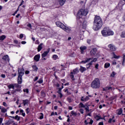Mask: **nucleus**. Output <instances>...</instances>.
Listing matches in <instances>:
<instances>
[{
    "label": "nucleus",
    "mask_w": 125,
    "mask_h": 125,
    "mask_svg": "<svg viewBox=\"0 0 125 125\" xmlns=\"http://www.w3.org/2000/svg\"><path fill=\"white\" fill-rule=\"evenodd\" d=\"M102 25H103L102 19L100 16H95L94 21V25L93 26V30L94 31H98L102 27Z\"/></svg>",
    "instance_id": "obj_1"
},
{
    "label": "nucleus",
    "mask_w": 125,
    "mask_h": 125,
    "mask_svg": "<svg viewBox=\"0 0 125 125\" xmlns=\"http://www.w3.org/2000/svg\"><path fill=\"white\" fill-rule=\"evenodd\" d=\"M102 34L104 37H108L109 36H113L114 32H113L109 27H105L101 31Z\"/></svg>",
    "instance_id": "obj_2"
},
{
    "label": "nucleus",
    "mask_w": 125,
    "mask_h": 125,
    "mask_svg": "<svg viewBox=\"0 0 125 125\" xmlns=\"http://www.w3.org/2000/svg\"><path fill=\"white\" fill-rule=\"evenodd\" d=\"M24 73L25 70L24 68H18L19 76L18 77V83L19 84H21V83H22V77L24 75Z\"/></svg>",
    "instance_id": "obj_3"
},
{
    "label": "nucleus",
    "mask_w": 125,
    "mask_h": 125,
    "mask_svg": "<svg viewBox=\"0 0 125 125\" xmlns=\"http://www.w3.org/2000/svg\"><path fill=\"white\" fill-rule=\"evenodd\" d=\"M56 25L58 27H60V28L63 30V31L67 32V33H71V29L69 28V27L66 26L65 25H64V24L62 23L61 22H56Z\"/></svg>",
    "instance_id": "obj_4"
},
{
    "label": "nucleus",
    "mask_w": 125,
    "mask_h": 125,
    "mask_svg": "<svg viewBox=\"0 0 125 125\" xmlns=\"http://www.w3.org/2000/svg\"><path fill=\"white\" fill-rule=\"evenodd\" d=\"M91 86L92 88H99L100 87V80H99V79H95L91 83Z\"/></svg>",
    "instance_id": "obj_5"
},
{
    "label": "nucleus",
    "mask_w": 125,
    "mask_h": 125,
    "mask_svg": "<svg viewBox=\"0 0 125 125\" xmlns=\"http://www.w3.org/2000/svg\"><path fill=\"white\" fill-rule=\"evenodd\" d=\"M88 13V11L86 9H81L77 13V16L79 18H82V16H86Z\"/></svg>",
    "instance_id": "obj_6"
},
{
    "label": "nucleus",
    "mask_w": 125,
    "mask_h": 125,
    "mask_svg": "<svg viewBox=\"0 0 125 125\" xmlns=\"http://www.w3.org/2000/svg\"><path fill=\"white\" fill-rule=\"evenodd\" d=\"M91 56H96L97 55V49L96 48H93L90 52Z\"/></svg>",
    "instance_id": "obj_7"
},
{
    "label": "nucleus",
    "mask_w": 125,
    "mask_h": 125,
    "mask_svg": "<svg viewBox=\"0 0 125 125\" xmlns=\"http://www.w3.org/2000/svg\"><path fill=\"white\" fill-rule=\"evenodd\" d=\"M108 48H109L110 51H116V49H117V48L115 45L110 44L108 45Z\"/></svg>",
    "instance_id": "obj_8"
},
{
    "label": "nucleus",
    "mask_w": 125,
    "mask_h": 125,
    "mask_svg": "<svg viewBox=\"0 0 125 125\" xmlns=\"http://www.w3.org/2000/svg\"><path fill=\"white\" fill-rule=\"evenodd\" d=\"M96 61H97V58H94L89 63L86 64V66L89 65V66L87 67V69H89V68H90V66L92 64V63H93V62H96Z\"/></svg>",
    "instance_id": "obj_9"
},
{
    "label": "nucleus",
    "mask_w": 125,
    "mask_h": 125,
    "mask_svg": "<svg viewBox=\"0 0 125 125\" xmlns=\"http://www.w3.org/2000/svg\"><path fill=\"white\" fill-rule=\"evenodd\" d=\"M14 123V121L10 119H9L8 121H6L5 125H12L13 123Z\"/></svg>",
    "instance_id": "obj_10"
},
{
    "label": "nucleus",
    "mask_w": 125,
    "mask_h": 125,
    "mask_svg": "<svg viewBox=\"0 0 125 125\" xmlns=\"http://www.w3.org/2000/svg\"><path fill=\"white\" fill-rule=\"evenodd\" d=\"M80 49L81 50V53L82 54H83V52H84V51L86 50V46H82L80 47Z\"/></svg>",
    "instance_id": "obj_11"
},
{
    "label": "nucleus",
    "mask_w": 125,
    "mask_h": 125,
    "mask_svg": "<svg viewBox=\"0 0 125 125\" xmlns=\"http://www.w3.org/2000/svg\"><path fill=\"white\" fill-rule=\"evenodd\" d=\"M40 58H41V55L38 54L35 56L34 60L36 61V62H39V61H40Z\"/></svg>",
    "instance_id": "obj_12"
},
{
    "label": "nucleus",
    "mask_w": 125,
    "mask_h": 125,
    "mask_svg": "<svg viewBox=\"0 0 125 125\" xmlns=\"http://www.w3.org/2000/svg\"><path fill=\"white\" fill-rule=\"evenodd\" d=\"M58 1L60 5H61V6H62V5H64L66 0H58Z\"/></svg>",
    "instance_id": "obj_13"
},
{
    "label": "nucleus",
    "mask_w": 125,
    "mask_h": 125,
    "mask_svg": "<svg viewBox=\"0 0 125 125\" xmlns=\"http://www.w3.org/2000/svg\"><path fill=\"white\" fill-rule=\"evenodd\" d=\"M92 59L91 58H87L85 61H82L81 63H83L84 64H85V63H88V62H89L90 60H92Z\"/></svg>",
    "instance_id": "obj_14"
},
{
    "label": "nucleus",
    "mask_w": 125,
    "mask_h": 125,
    "mask_svg": "<svg viewBox=\"0 0 125 125\" xmlns=\"http://www.w3.org/2000/svg\"><path fill=\"white\" fill-rule=\"evenodd\" d=\"M42 45H43V43H41L39 45L37 48L38 52H40V51L42 49Z\"/></svg>",
    "instance_id": "obj_15"
},
{
    "label": "nucleus",
    "mask_w": 125,
    "mask_h": 125,
    "mask_svg": "<svg viewBox=\"0 0 125 125\" xmlns=\"http://www.w3.org/2000/svg\"><path fill=\"white\" fill-rule=\"evenodd\" d=\"M2 59L3 60H4V61H8V62H9V57L7 55L4 56Z\"/></svg>",
    "instance_id": "obj_16"
},
{
    "label": "nucleus",
    "mask_w": 125,
    "mask_h": 125,
    "mask_svg": "<svg viewBox=\"0 0 125 125\" xmlns=\"http://www.w3.org/2000/svg\"><path fill=\"white\" fill-rule=\"evenodd\" d=\"M89 100V97L88 96H86L85 98H84L83 97H82L81 98V101H88Z\"/></svg>",
    "instance_id": "obj_17"
},
{
    "label": "nucleus",
    "mask_w": 125,
    "mask_h": 125,
    "mask_svg": "<svg viewBox=\"0 0 125 125\" xmlns=\"http://www.w3.org/2000/svg\"><path fill=\"white\" fill-rule=\"evenodd\" d=\"M49 52V51H44L43 53L42 54V58H44V57H45L47 55V54H48Z\"/></svg>",
    "instance_id": "obj_18"
},
{
    "label": "nucleus",
    "mask_w": 125,
    "mask_h": 125,
    "mask_svg": "<svg viewBox=\"0 0 125 125\" xmlns=\"http://www.w3.org/2000/svg\"><path fill=\"white\" fill-rule=\"evenodd\" d=\"M80 71L81 73H83L84 71H86V68L83 67V66H80Z\"/></svg>",
    "instance_id": "obj_19"
},
{
    "label": "nucleus",
    "mask_w": 125,
    "mask_h": 125,
    "mask_svg": "<svg viewBox=\"0 0 125 125\" xmlns=\"http://www.w3.org/2000/svg\"><path fill=\"white\" fill-rule=\"evenodd\" d=\"M32 69L34 72H38V70H39V68L37 67V65H33Z\"/></svg>",
    "instance_id": "obj_20"
},
{
    "label": "nucleus",
    "mask_w": 125,
    "mask_h": 125,
    "mask_svg": "<svg viewBox=\"0 0 125 125\" xmlns=\"http://www.w3.org/2000/svg\"><path fill=\"white\" fill-rule=\"evenodd\" d=\"M87 22L86 21H84L83 23L82 28L83 29H85L86 28V24Z\"/></svg>",
    "instance_id": "obj_21"
},
{
    "label": "nucleus",
    "mask_w": 125,
    "mask_h": 125,
    "mask_svg": "<svg viewBox=\"0 0 125 125\" xmlns=\"http://www.w3.org/2000/svg\"><path fill=\"white\" fill-rule=\"evenodd\" d=\"M22 101H23V104L24 106H26V105H27V104L29 103L28 100H23Z\"/></svg>",
    "instance_id": "obj_22"
},
{
    "label": "nucleus",
    "mask_w": 125,
    "mask_h": 125,
    "mask_svg": "<svg viewBox=\"0 0 125 125\" xmlns=\"http://www.w3.org/2000/svg\"><path fill=\"white\" fill-rule=\"evenodd\" d=\"M8 87L10 89V88H13V89H14V88H15V85H13V84H9V85H8Z\"/></svg>",
    "instance_id": "obj_23"
},
{
    "label": "nucleus",
    "mask_w": 125,
    "mask_h": 125,
    "mask_svg": "<svg viewBox=\"0 0 125 125\" xmlns=\"http://www.w3.org/2000/svg\"><path fill=\"white\" fill-rule=\"evenodd\" d=\"M72 73H73V74H74V75H76V74H78V73L79 72V69L78 68H75L73 70Z\"/></svg>",
    "instance_id": "obj_24"
},
{
    "label": "nucleus",
    "mask_w": 125,
    "mask_h": 125,
    "mask_svg": "<svg viewBox=\"0 0 125 125\" xmlns=\"http://www.w3.org/2000/svg\"><path fill=\"white\" fill-rule=\"evenodd\" d=\"M79 108H85V105L83 104V103H80L79 104Z\"/></svg>",
    "instance_id": "obj_25"
},
{
    "label": "nucleus",
    "mask_w": 125,
    "mask_h": 125,
    "mask_svg": "<svg viewBox=\"0 0 125 125\" xmlns=\"http://www.w3.org/2000/svg\"><path fill=\"white\" fill-rule=\"evenodd\" d=\"M112 54H113V58H114L115 59H119L120 58V56L116 55L114 52H113Z\"/></svg>",
    "instance_id": "obj_26"
},
{
    "label": "nucleus",
    "mask_w": 125,
    "mask_h": 125,
    "mask_svg": "<svg viewBox=\"0 0 125 125\" xmlns=\"http://www.w3.org/2000/svg\"><path fill=\"white\" fill-rule=\"evenodd\" d=\"M41 97H42V98L45 97V93H44V92L42 91H41Z\"/></svg>",
    "instance_id": "obj_27"
},
{
    "label": "nucleus",
    "mask_w": 125,
    "mask_h": 125,
    "mask_svg": "<svg viewBox=\"0 0 125 125\" xmlns=\"http://www.w3.org/2000/svg\"><path fill=\"white\" fill-rule=\"evenodd\" d=\"M5 38H6L5 35H2L1 36H0V41H3Z\"/></svg>",
    "instance_id": "obj_28"
},
{
    "label": "nucleus",
    "mask_w": 125,
    "mask_h": 125,
    "mask_svg": "<svg viewBox=\"0 0 125 125\" xmlns=\"http://www.w3.org/2000/svg\"><path fill=\"white\" fill-rule=\"evenodd\" d=\"M95 119H96V120H97V121H99V120H101V117H100V116H98V115H96L95 117Z\"/></svg>",
    "instance_id": "obj_29"
},
{
    "label": "nucleus",
    "mask_w": 125,
    "mask_h": 125,
    "mask_svg": "<svg viewBox=\"0 0 125 125\" xmlns=\"http://www.w3.org/2000/svg\"><path fill=\"white\" fill-rule=\"evenodd\" d=\"M122 113H123V109L122 108L118 109V115H122Z\"/></svg>",
    "instance_id": "obj_30"
},
{
    "label": "nucleus",
    "mask_w": 125,
    "mask_h": 125,
    "mask_svg": "<svg viewBox=\"0 0 125 125\" xmlns=\"http://www.w3.org/2000/svg\"><path fill=\"white\" fill-rule=\"evenodd\" d=\"M52 58L54 60H56V59H58V56L57 55H54L52 56Z\"/></svg>",
    "instance_id": "obj_31"
},
{
    "label": "nucleus",
    "mask_w": 125,
    "mask_h": 125,
    "mask_svg": "<svg viewBox=\"0 0 125 125\" xmlns=\"http://www.w3.org/2000/svg\"><path fill=\"white\" fill-rule=\"evenodd\" d=\"M1 112H2V113H5V112H7V110L4 107H2L1 109Z\"/></svg>",
    "instance_id": "obj_32"
},
{
    "label": "nucleus",
    "mask_w": 125,
    "mask_h": 125,
    "mask_svg": "<svg viewBox=\"0 0 125 125\" xmlns=\"http://www.w3.org/2000/svg\"><path fill=\"white\" fill-rule=\"evenodd\" d=\"M110 67V63H105L104 64V68H107Z\"/></svg>",
    "instance_id": "obj_33"
},
{
    "label": "nucleus",
    "mask_w": 125,
    "mask_h": 125,
    "mask_svg": "<svg viewBox=\"0 0 125 125\" xmlns=\"http://www.w3.org/2000/svg\"><path fill=\"white\" fill-rule=\"evenodd\" d=\"M39 83H43V80H42V78H40L38 81Z\"/></svg>",
    "instance_id": "obj_34"
},
{
    "label": "nucleus",
    "mask_w": 125,
    "mask_h": 125,
    "mask_svg": "<svg viewBox=\"0 0 125 125\" xmlns=\"http://www.w3.org/2000/svg\"><path fill=\"white\" fill-rule=\"evenodd\" d=\"M71 115H72V116H77L78 115V113H77V112H75V111H72L71 112Z\"/></svg>",
    "instance_id": "obj_35"
},
{
    "label": "nucleus",
    "mask_w": 125,
    "mask_h": 125,
    "mask_svg": "<svg viewBox=\"0 0 125 125\" xmlns=\"http://www.w3.org/2000/svg\"><path fill=\"white\" fill-rule=\"evenodd\" d=\"M115 76H116V72L113 71L110 75V77H112V78H114Z\"/></svg>",
    "instance_id": "obj_36"
},
{
    "label": "nucleus",
    "mask_w": 125,
    "mask_h": 125,
    "mask_svg": "<svg viewBox=\"0 0 125 125\" xmlns=\"http://www.w3.org/2000/svg\"><path fill=\"white\" fill-rule=\"evenodd\" d=\"M114 119H115V116H113L112 119L110 118L108 120V123H109V124H111V123H112V121H113V120H114Z\"/></svg>",
    "instance_id": "obj_37"
},
{
    "label": "nucleus",
    "mask_w": 125,
    "mask_h": 125,
    "mask_svg": "<svg viewBox=\"0 0 125 125\" xmlns=\"http://www.w3.org/2000/svg\"><path fill=\"white\" fill-rule=\"evenodd\" d=\"M15 120H17L18 121H20V116H19L18 115H16L15 117Z\"/></svg>",
    "instance_id": "obj_38"
},
{
    "label": "nucleus",
    "mask_w": 125,
    "mask_h": 125,
    "mask_svg": "<svg viewBox=\"0 0 125 125\" xmlns=\"http://www.w3.org/2000/svg\"><path fill=\"white\" fill-rule=\"evenodd\" d=\"M67 101H68V102H69V103H71V102H72V98L71 97L67 98Z\"/></svg>",
    "instance_id": "obj_39"
},
{
    "label": "nucleus",
    "mask_w": 125,
    "mask_h": 125,
    "mask_svg": "<svg viewBox=\"0 0 125 125\" xmlns=\"http://www.w3.org/2000/svg\"><path fill=\"white\" fill-rule=\"evenodd\" d=\"M121 38H125V32L123 31L121 34Z\"/></svg>",
    "instance_id": "obj_40"
},
{
    "label": "nucleus",
    "mask_w": 125,
    "mask_h": 125,
    "mask_svg": "<svg viewBox=\"0 0 125 125\" xmlns=\"http://www.w3.org/2000/svg\"><path fill=\"white\" fill-rule=\"evenodd\" d=\"M70 77H71V79L74 81V73L73 72H71L70 73Z\"/></svg>",
    "instance_id": "obj_41"
},
{
    "label": "nucleus",
    "mask_w": 125,
    "mask_h": 125,
    "mask_svg": "<svg viewBox=\"0 0 125 125\" xmlns=\"http://www.w3.org/2000/svg\"><path fill=\"white\" fill-rule=\"evenodd\" d=\"M40 114V120H42V119H43V114L42 113H41Z\"/></svg>",
    "instance_id": "obj_42"
},
{
    "label": "nucleus",
    "mask_w": 125,
    "mask_h": 125,
    "mask_svg": "<svg viewBox=\"0 0 125 125\" xmlns=\"http://www.w3.org/2000/svg\"><path fill=\"white\" fill-rule=\"evenodd\" d=\"M15 87H16L17 88H18V87H21V86L19 85V83H18L14 84Z\"/></svg>",
    "instance_id": "obj_43"
},
{
    "label": "nucleus",
    "mask_w": 125,
    "mask_h": 125,
    "mask_svg": "<svg viewBox=\"0 0 125 125\" xmlns=\"http://www.w3.org/2000/svg\"><path fill=\"white\" fill-rule=\"evenodd\" d=\"M25 111H26V114H29V113L30 112V110H29V108H28V107H27V108L25 109Z\"/></svg>",
    "instance_id": "obj_44"
},
{
    "label": "nucleus",
    "mask_w": 125,
    "mask_h": 125,
    "mask_svg": "<svg viewBox=\"0 0 125 125\" xmlns=\"http://www.w3.org/2000/svg\"><path fill=\"white\" fill-rule=\"evenodd\" d=\"M23 92H26V93H29V89H23Z\"/></svg>",
    "instance_id": "obj_45"
},
{
    "label": "nucleus",
    "mask_w": 125,
    "mask_h": 125,
    "mask_svg": "<svg viewBox=\"0 0 125 125\" xmlns=\"http://www.w3.org/2000/svg\"><path fill=\"white\" fill-rule=\"evenodd\" d=\"M85 109L86 110V112H89V107L87 106L85 107Z\"/></svg>",
    "instance_id": "obj_46"
},
{
    "label": "nucleus",
    "mask_w": 125,
    "mask_h": 125,
    "mask_svg": "<svg viewBox=\"0 0 125 125\" xmlns=\"http://www.w3.org/2000/svg\"><path fill=\"white\" fill-rule=\"evenodd\" d=\"M25 75H29L30 74V71L29 70H26L25 72Z\"/></svg>",
    "instance_id": "obj_47"
},
{
    "label": "nucleus",
    "mask_w": 125,
    "mask_h": 125,
    "mask_svg": "<svg viewBox=\"0 0 125 125\" xmlns=\"http://www.w3.org/2000/svg\"><path fill=\"white\" fill-rule=\"evenodd\" d=\"M124 64H125V56L124 57V58H123V62L122 65H124Z\"/></svg>",
    "instance_id": "obj_48"
},
{
    "label": "nucleus",
    "mask_w": 125,
    "mask_h": 125,
    "mask_svg": "<svg viewBox=\"0 0 125 125\" xmlns=\"http://www.w3.org/2000/svg\"><path fill=\"white\" fill-rule=\"evenodd\" d=\"M27 26L29 28H32V25H31V23H29L27 25Z\"/></svg>",
    "instance_id": "obj_49"
},
{
    "label": "nucleus",
    "mask_w": 125,
    "mask_h": 125,
    "mask_svg": "<svg viewBox=\"0 0 125 125\" xmlns=\"http://www.w3.org/2000/svg\"><path fill=\"white\" fill-rule=\"evenodd\" d=\"M3 120L2 118H0V125H1Z\"/></svg>",
    "instance_id": "obj_50"
},
{
    "label": "nucleus",
    "mask_w": 125,
    "mask_h": 125,
    "mask_svg": "<svg viewBox=\"0 0 125 125\" xmlns=\"http://www.w3.org/2000/svg\"><path fill=\"white\" fill-rule=\"evenodd\" d=\"M3 106H5V107H7V104H6L5 102H3Z\"/></svg>",
    "instance_id": "obj_51"
},
{
    "label": "nucleus",
    "mask_w": 125,
    "mask_h": 125,
    "mask_svg": "<svg viewBox=\"0 0 125 125\" xmlns=\"http://www.w3.org/2000/svg\"><path fill=\"white\" fill-rule=\"evenodd\" d=\"M39 79V77H36L35 78H34V82H36V81H38V80Z\"/></svg>",
    "instance_id": "obj_52"
},
{
    "label": "nucleus",
    "mask_w": 125,
    "mask_h": 125,
    "mask_svg": "<svg viewBox=\"0 0 125 125\" xmlns=\"http://www.w3.org/2000/svg\"><path fill=\"white\" fill-rule=\"evenodd\" d=\"M79 111L81 114H83V109H80Z\"/></svg>",
    "instance_id": "obj_53"
},
{
    "label": "nucleus",
    "mask_w": 125,
    "mask_h": 125,
    "mask_svg": "<svg viewBox=\"0 0 125 125\" xmlns=\"http://www.w3.org/2000/svg\"><path fill=\"white\" fill-rule=\"evenodd\" d=\"M35 43L36 44H40V42L39 41V40H36V42H35Z\"/></svg>",
    "instance_id": "obj_54"
},
{
    "label": "nucleus",
    "mask_w": 125,
    "mask_h": 125,
    "mask_svg": "<svg viewBox=\"0 0 125 125\" xmlns=\"http://www.w3.org/2000/svg\"><path fill=\"white\" fill-rule=\"evenodd\" d=\"M23 35L21 34L20 35V39H23Z\"/></svg>",
    "instance_id": "obj_55"
},
{
    "label": "nucleus",
    "mask_w": 125,
    "mask_h": 125,
    "mask_svg": "<svg viewBox=\"0 0 125 125\" xmlns=\"http://www.w3.org/2000/svg\"><path fill=\"white\" fill-rule=\"evenodd\" d=\"M89 124L90 125H92V124H93V120H91L90 121V122L89 123Z\"/></svg>",
    "instance_id": "obj_56"
},
{
    "label": "nucleus",
    "mask_w": 125,
    "mask_h": 125,
    "mask_svg": "<svg viewBox=\"0 0 125 125\" xmlns=\"http://www.w3.org/2000/svg\"><path fill=\"white\" fill-rule=\"evenodd\" d=\"M90 42H91V40H89V39H88V40H87V43H88L89 44H90Z\"/></svg>",
    "instance_id": "obj_57"
},
{
    "label": "nucleus",
    "mask_w": 125,
    "mask_h": 125,
    "mask_svg": "<svg viewBox=\"0 0 125 125\" xmlns=\"http://www.w3.org/2000/svg\"><path fill=\"white\" fill-rule=\"evenodd\" d=\"M106 89H108V90H110V89H112V87H106Z\"/></svg>",
    "instance_id": "obj_58"
},
{
    "label": "nucleus",
    "mask_w": 125,
    "mask_h": 125,
    "mask_svg": "<svg viewBox=\"0 0 125 125\" xmlns=\"http://www.w3.org/2000/svg\"><path fill=\"white\" fill-rule=\"evenodd\" d=\"M14 43H16V44H18V41H17V40H15V41H14Z\"/></svg>",
    "instance_id": "obj_59"
},
{
    "label": "nucleus",
    "mask_w": 125,
    "mask_h": 125,
    "mask_svg": "<svg viewBox=\"0 0 125 125\" xmlns=\"http://www.w3.org/2000/svg\"><path fill=\"white\" fill-rule=\"evenodd\" d=\"M55 85H56L57 87H59V86H60V84H59L58 83H57L56 84H55Z\"/></svg>",
    "instance_id": "obj_60"
},
{
    "label": "nucleus",
    "mask_w": 125,
    "mask_h": 125,
    "mask_svg": "<svg viewBox=\"0 0 125 125\" xmlns=\"http://www.w3.org/2000/svg\"><path fill=\"white\" fill-rule=\"evenodd\" d=\"M16 92V91L15 90H13L11 93L12 94H15Z\"/></svg>",
    "instance_id": "obj_61"
},
{
    "label": "nucleus",
    "mask_w": 125,
    "mask_h": 125,
    "mask_svg": "<svg viewBox=\"0 0 125 125\" xmlns=\"http://www.w3.org/2000/svg\"><path fill=\"white\" fill-rule=\"evenodd\" d=\"M99 125H104V124L103 123V122H100L99 123Z\"/></svg>",
    "instance_id": "obj_62"
},
{
    "label": "nucleus",
    "mask_w": 125,
    "mask_h": 125,
    "mask_svg": "<svg viewBox=\"0 0 125 125\" xmlns=\"http://www.w3.org/2000/svg\"><path fill=\"white\" fill-rule=\"evenodd\" d=\"M21 44H26V42H25V41H22V42H21Z\"/></svg>",
    "instance_id": "obj_63"
},
{
    "label": "nucleus",
    "mask_w": 125,
    "mask_h": 125,
    "mask_svg": "<svg viewBox=\"0 0 125 125\" xmlns=\"http://www.w3.org/2000/svg\"><path fill=\"white\" fill-rule=\"evenodd\" d=\"M1 78H5V75H4V74H2V75H1Z\"/></svg>",
    "instance_id": "obj_64"
}]
</instances>
